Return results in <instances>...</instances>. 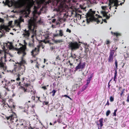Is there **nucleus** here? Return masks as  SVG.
<instances>
[{
  "label": "nucleus",
  "instance_id": "1",
  "mask_svg": "<svg viewBox=\"0 0 129 129\" xmlns=\"http://www.w3.org/2000/svg\"><path fill=\"white\" fill-rule=\"evenodd\" d=\"M2 114L3 115V116H1V117H2V119H6V120L10 121L11 122L13 123L16 122L17 120V119L16 117L15 113L12 112H8V114L7 115L2 113Z\"/></svg>",
  "mask_w": 129,
  "mask_h": 129
},
{
  "label": "nucleus",
  "instance_id": "2",
  "mask_svg": "<svg viewBox=\"0 0 129 129\" xmlns=\"http://www.w3.org/2000/svg\"><path fill=\"white\" fill-rule=\"evenodd\" d=\"M6 99L2 97V95L1 94V102L2 101V103H1V107L2 108V110L6 109L8 107L14 109L15 107V105L13 104L14 103L11 101L10 102L9 104V105L6 103L5 101Z\"/></svg>",
  "mask_w": 129,
  "mask_h": 129
},
{
  "label": "nucleus",
  "instance_id": "3",
  "mask_svg": "<svg viewBox=\"0 0 129 129\" xmlns=\"http://www.w3.org/2000/svg\"><path fill=\"white\" fill-rule=\"evenodd\" d=\"M3 45L2 44L1 47L4 52V57L5 60L6 58V54H8L7 52L8 51V49H12L14 47L12 43L10 42H8V43H3Z\"/></svg>",
  "mask_w": 129,
  "mask_h": 129
},
{
  "label": "nucleus",
  "instance_id": "4",
  "mask_svg": "<svg viewBox=\"0 0 129 129\" xmlns=\"http://www.w3.org/2000/svg\"><path fill=\"white\" fill-rule=\"evenodd\" d=\"M28 28L33 34L31 37L33 38L34 35H36V29L37 28V26L35 24L33 20H30L29 21L28 24Z\"/></svg>",
  "mask_w": 129,
  "mask_h": 129
},
{
  "label": "nucleus",
  "instance_id": "5",
  "mask_svg": "<svg viewBox=\"0 0 129 129\" xmlns=\"http://www.w3.org/2000/svg\"><path fill=\"white\" fill-rule=\"evenodd\" d=\"M19 7H25L27 9H29L31 6V4L30 0H19Z\"/></svg>",
  "mask_w": 129,
  "mask_h": 129
},
{
  "label": "nucleus",
  "instance_id": "6",
  "mask_svg": "<svg viewBox=\"0 0 129 129\" xmlns=\"http://www.w3.org/2000/svg\"><path fill=\"white\" fill-rule=\"evenodd\" d=\"M68 44L69 48L73 51L79 48L80 45L76 42H69Z\"/></svg>",
  "mask_w": 129,
  "mask_h": 129
},
{
  "label": "nucleus",
  "instance_id": "7",
  "mask_svg": "<svg viewBox=\"0 0 129 129\" xmlns=\"http://www.w3.org/2000/svg\"><path fill=\"white\" fill-rule=\"evenodd\" d=\"M24 43L25 44L22 45V47H21L20 48L17 49L16 50L17 51V53L19 54L23 53L22 56L23 57L26 55V53L25 51L26 49V43L25 42V41H24Z\"/></svg>",
  "mask_w": 129,
  "mask_h": 129
},
{
  "label": "nucleus",
  "instance_id": "8",
  "mask_svg": "<svg viewBox=\"0 0 129 129\" xmlns=\"http://www.w3.org/2000/svg\"><path fill=\"white\" fill-rule=\"evenodd\" d=\"M39 43L40 44L37 46V47L35 48L31 52V55L33 57H35L36 55L38 54L40 52V48L42 46V44L40 42Z\"/></svg>",
  "mask_w": 129,
  "mask_h": 129
},
{
  "label": "nucleus",
  "instance_id": "9",
  "mask_svg": "<svg viewBox=\"0 0 129 129\" xmlns=\"http://www.w3.org/2000/svg\"><path fill=\"white\" fill-rule=\"evenodd\" d=\"M95 14V11L92 10V9H90L89 11L86 14V21L87 23L91 21V17L94 16Z\"/></svg>",
  "mask_w": 129,
  "mask_h": 129
},
{
  "label": "nucleus",
  "instance_id": "10",
  "mask_svg": "<svg viewBox=\"0 0 129 129\" xmlns=\"http://www.w3.org/2000/svg\"><path fill=\"white\" fill-rule=\"evenodd\" d=\"M117 47L116 45L114 48H113L114 50H110L109 53V57L108 59V62H112L113 61L114 58V55L115 51L117 49Z\"/></svg>",
  "mask_w": 129,
  "mask_h": 129
},
{
  "label": "nucleus",
  "instance_id": "11",
  "mask_svg": "<svg viewBox=\"0 0 129 129\" xmlns=\"http://www.w3.org/2000/svg\"><path fill=\"white\" fill-rule=\"evenodd\" d=\"M76 60L77 62L79 61V62L75 67V71H77L80 69H83L85 67V62L82 63L81 59L79 58L78 59H76Z\"/></svg>",
  "mask_w": 129,
  "mask_h": 129
},
{
  "label": "nucleus",
  "instance_id": "12",
  "mask_svg": "<svg viewBox=\"0 0 129 129\" xmlns=\"http://www.w3.org/2000/svg\"><path fill=\"white\" fill-rule=\"evenodd\" d=\"M27 125V122L25 120H24L20 124H17L16 125L17 128L22 129L23 128L26 127Z\"/></svg>",
  "mask_w": 129,
  "mask_h": 129
},
{
  "label": "nucleus",
  "instance_id": "13",
  "mask_svg": "<svg viewBox=\"0 0 129 129\" xmlns=\"http://www.w3.org/2000/svg\"><path fill=\"white\" fill-rule=\"evenodd\" d=\"M57 3L60 2V6L61 8H63L65 6V2L66 0H56ZM71 0H68V2H70Z\"/></svg>",
  "mask_w": 129,
  "mask_h": 129
},
{
  "label": "nucleus",
  "instance_id": "14",
  "mask_svg": "<svg viewBox=\"0 0 129 129\" xmlns=\"http://www.w3.org/2000/svg\"><path fill=\"white\" fill-rule=\"evenodd\" d=\"M1 70L6 71L7 70L6 63H3L2 59H1Z\"/></svg>",
  "mask_w": 129,
  "mask_h": 129
},
{
  "label": "nucleus",
  "instance_id": "15",
  "mask_svg": "<svg viewBox=\"0 0 129 129\" xmlns=\"http://www.w3.org/2000/svg\"><path fill=\"white\" fill-rule=\"evenodd\" d=\"M103 118H102L98 121H96L95 123L98 126L100 125V126L102 127L103 125Z\"/></svg>",
  "mask_w": 129,
  "mask_h": 129
},
{
  "label": "nucleus",
  "instance_id": "16",
  "mask_svg": "<svg viewBox=\"0 0 129 129\" xmlns=\"http://www.w3.org/2000/svg\"><path fill=\"white\" fill-rule=\"evenodd\" d=\"M111 33L114 36H116V38L114 39V41L116 42L118 41L119 40V39L118 38V36H121V34L119 33H117V32L113 33L112 31H111Z\"/></svg>",
  "mask_w": 129,
  "mask_h": 129
},
{
  "label": "nucleus",
  "instance_id": "17",
  "mask_svg": "<svg viewBox=\"0 0 129 129\" xmlns=\"http://www.w3.org/2000/svg\"><path fill=\"white\" fill-rule=\"evenodd\" d=\"M57 31L59 32L58 34H56L54 35V37H56L58 36H60L62 37L63 35V31L62 30L60 29V30H56L55 32L56 33L57 32Z\"/></svg>",
  "mask_w": 129,
  "mask_h": 129
},
{
  "label": "nucleus",
  "instance_id": "18",
  "mask_svg": "<svg viewBox=\"0 0 129 129\" xmlns=\"http://www.w3.org/2000/svg\"><path fill=\"white\" fill-rule=\"evenodd\" d=\"M30 30H26V29H25L24 30V33H23V35L24 36L25 38H28L29 37L30 35Z\"/></svg>",
  "mask_w": 129,
  "mask_h": 129
},
{
  "label": "nucleus",
  "instance_id": "19",
  "mask_svg": "<svg viewBox=\"0 0 129 129\" xmlns=\"http://www.w3.org/2000/svg\"><path fill=\"white\" fill-rule=\"evenodd\" d=\"M34 40L33 38V39L30 41L28 43V46L30 47H34Z\"/></svg>",
  "mask_w": 129,
  "mask_h": 129
},
{
  "label": "nucleus",
  "instance_id": "20",
  "mask_svg": "<svg viewBox=\"0 0 129 129\" xmlns=\"http://www.w3.org/2000/svg\"><path fill=\"white\" fill-rule=\"evenodd\" d=\"M24 106V110L23 111L25 112H27V114H28V111L29 106L27 104H25Z\"/></svg>",
  "mask_w": 129,
  "mask_h": 129
},
{
  "label": "nucleus",
  "instance_id": "21",
  "mask_svg": "<svg viewBox=\"0 0 129 129\" xmlns=\"http://www.w3.org/2000/svg\"><path fill=\"white\" fill-rule=\"evenodd\" d=\"M89 45H86L85 46V52L86 53V54H87V53L88 51H89Z\"/></svg>",
  "mask_w": 129,
  "mask_h": 129
},
{
  "label": "nucleus",
  "instance_id": "22",
  "mask_svg": "<svg viewBox=\"0 0 129 129\" xmlns=\"http://www.w3.org/2000/svg\"><path fill=\"white\" fill-rule=\"evenodd\" d=\"M92 74H91L90 76L88 77V78L87 80V85L88 84H89L90 83L91 80V79L92 78Z\"/></svg>",
  "mask_w": 129,
  "mask_h": 129
},
{
  "label": "nucleus",
  "instance_id": "23",
  "mask_svg": "<svg viewBox=\"0 0 129 129\" xmlns=\"http://www.w3.org/2000/svg\"><path fill=\"white\" fill-rule=\"evenodd\" d=\"M6 83V80H5V79H4L2 81V84H3V85L2 86V87H5L6 86H7V84Z\"/></svg>",
  "mask_w": 129,
  "mask_h": 129
},
{
  "label": "nucleus",
  "instance_id": "24",
  "mask_svg": "<svg viewBox=\"0 0 129 129\" xmlns=\"http://www.w3.org/2000/svg\"><path fill=\"white\" fill-rule=\"evenodd\" d=\"M117 70L115 69V70L114 75V81H115V82H116V80L115 79H117Z\"/></svg>",
  "mask_w": 129,
  "mask_h": 129
},
{
  "label": "nucleus",
  "instance_id": "25",
  "mask_svg": "<svg viewBox=\"0 0 129 129\" xmlns=\"http://www.w3.org/2000/svg\"><path fill=\"white\" fill-rule=\"evenodd\" d=\"M15 23L17 24V26L20 27V24L21 22L18 20H16L15 21Z\"/></svg>",
  "mask_w": 129,
  "mask_h": 129
},
{
  "label": "nucleus",
  "instance_id": "26",
  "mask_svg": "<svg viewBox=\"0 0 129 129\" xmlns=\"http://www.w3.org/2000/svg\"><path fill=\"white\" fill-rule=\"evenodd\" d=\"M56 90H54V89H53L52 91H51L50 92V94L52 93V96H54L55 95V93H56Z\"/></svg>",
  "mask_w": 129,
  "mask_h": 129
},
{
  "label": "nucleus",
  "instance_id": "27",
  "mask_svg": "<svg viewBox=\"0 0 129 129\" xmlns=\"http://www.w3.org/2000/svg\"><path fill=\"white\" fill-rule=\"evenodd\" d=\"M119 2L118 0H115V1L114 3V6L116 7H118L119 5L118 4V3Z\"/></svg>",
  "mask_w": 129,
  "mask_h": 129
},
{
  "label": "nucleus",
  "instance_id": "28",
  "mask_svg": "<svg viewBox=\"0 0 129 129\" xmlns=\"http://www.w3.org/2000/svg\"><path fill=\"white\" fill-rule=\"evenodd\" d=\"M25 63V61L23 59V57H21V61H20V64H22Z\"/></svg>",
  "mask_w": 129,
  "mask_h": 129
},
{
  "label": "nucleus",
  "instance_id": "29",
  "mask_svg": "<svg viewBox=\"0 0 129 129\" xmlns=\"http://www.w3.org/2000/svg\"><path fill=\"white\" fill-rule=\"evenodd\" d=\"M62 42V40H55L54 41V42L55 43H60Z\"/></svg>",
  "mask_w": 129,
  "mask_h": 129
},
{
  "label": "nucleus",
  "instance_id": "30",
  "mask_svg": "<svg viewBox=\"0 0 129 129\" xmlns=\"http://www.w3.org/2000/svg\"><path fill=\"white\" fill-rule=\"evenodd\" d=\"M55 60L58 61H59L61 60V58L59 55H58L56 57Z\"/></svg>",
  "mask_w": 129,
  "mask_h": 129
},
{
  "label": "nucleus",
  "instance_id": "31",
  "mask_svg": "<svg viewBox=\"0 0 129 129\" xmlns=\"http://www.w3.org/2000/svg\"><path fill=\"white\" fill-rule=\"evenodd\" d=\"M114 64L116 67V69L117 70V69H118V62L117 61V60L116 59L115 60V61Z\"/></svg>",
  "mask_w": 129,
  "mask_h": 129
},
{
  "label": "nucleus",
  "instance_id": "32",
  "mask_svg": "<svg viewBox=\"0 0 129 129\" xmlns=\"http://www.w3.org/2000/svg\"><path fill=\"white\" fill-rule=\"evenodd\" d=\"M18 20L21 23L22 22H24V20L21 16H20L19 19Z\"/></svg>",
  "mask_w": 129,
  "mask_h": 129
},
{
  "label": "nucleus",
  "instance_id": "33",
  "mask_svg": "<svg viewBox=\"0 0 129 129\" xmlns=\"http://www.w3.org/2000/svg\"><path fill=\"white\" fill-rule=\"evenodd\" d=\"M111 113V112L109 110H107L106 113V115L107 116H108Z\"/></svg>",
  "mask_w": 129,
  "mask_h": 129
},
{
  "label": "nucleus",
  "instance_id": "34",
  "mask_svg": "<svg viewBox=\"0 0 129 129\" xmlns=\"http://www.w3.org/2000/svg\"><path fill=\"white\" fill-rule=\"evenodd\" d=\"M115 1V0H109L110 4L112 5L114 3Z\"/></svg>",
  "mask_w": 129,
  "mask_h": 129
},
{
  "label": "nucleus",
  "instance_id": "35",
  "mask_svg": "<svg viewBox=\"0 0 129 129\" xmlns=\"http://www.w3.org/2000/svg\"><path fill=\"white\" fill-rule=\"evenodd\" d=\"M102 13L104 17H106L107 15V13L105 11H103Z\"/></svg>",
  "mask_w": 129,
  "mask_h": 129
},
{
  "label": "nucleus",
  "instance_id": "36",
  "mask_svg": "<svg viewBox=\"0 0 129 129\" xmlns=\"http://www.w3.org/2000/svg\"><path fill=\"white\" fill-rule=\"evenodd\" d=\"M110 101L111 102H113L114 101V97H112V96H110Z\"/></svg>",
  "mask_w": 129,
  "mask_h": 129
},
{
  "label": "nucleus",
  "instance_id": "37",
  "mask_svg": "<svg viewBox=\"0 0 129 129\" xmlns=\"http://www.w3.org/2000/svg\"><path fill=\"white\" fill-rule=\"evenodd\" d=\"M71 57H72V58H76V55L75 54H73L71 55Z\"/></svg>",
  "mask_w": 129,
  "mask_h": 129
},
{
  "label": "nucleus",
  "instance_id": "38",
  "mask_svg": "<svg viewBox=\"0 0 129 129\" xmlns=\"http://www.w3.org/2000/svg\"><path fill=\"white\" fill-rule=\"evenodd\" d=\"M20 76V75L18 74L17 75V76L18 77L16 79V80L17 81H18L20 80V78H19Z\"/></svg>",
  "mask_w": 129,
  "mask_h": 129
},
{
  "label": "nucleus",
  "instance_id": "39",
  "mask_svg": "<svg viewBox=\"0 0 129 129\" xmlns=\"http://www.w3.org/2000/svg\"><path fill=\"white\" fill-rule=\"evenodd\" d=\"M42 42H43L44 43H45V44L46 43H49V41L48 40L46 41L45 40H44L43 41H42Z\"/></svg>",
  "mask_w": 129,
  "mask_h": 129
},
{
  "label": "nucleus",
  "instance_id": "40",
  "mask_svg": "<svg viewBox=\"0 0 129 129\" xmlns=\"http://www.w3.org/2000/svg\"><path fill=\"white\" fill-rule=\"evenodd\" d=\"M40 65L38 64V62H37V63L36 65V67L37 68H38V69H39V66Z\"/></svg>",
  "mask_w": 129,
  "mask_h": 129
},
{
  "label": "nucleus",
  "instance_id": "41",
  "mask_svg": "<svg viewBox=\"0 0 129 129\" xmlns=\"http://www.w3.org/2000/svg\"><path fill=\"white\" fill-rule=\"evenodd\" d=\"M49 103V102H47V101H45L43 103V105H47Z\"/></svg>",
  "mask_w": 129,
  "mask_h": 129
},
{
  "label": "nucleus",
  "instance_id": "42",
  "mask_svg": "<svg viewBox=\"0 0 129 129\" xmlns=\"http://www.w3.org/2000/svg\"><path fill=\"white\" fill-rule=\"evenodd\" d=\"M60 104L59 103H57L56 104L55 107H56L57 108H58L60 107Z\"/></svg>",
  "mask_w": 129,
  "mask_h": 129
},
{
  "label": "nucleus",
  "instance_id": "43",
  "mask_svg": "<svg viewBox=\"0 0 129 129\" xmlns=\"http://www.w3.org/2000/svg\"><path fill=\"white\" fill-rule=\"evenodd\" d=\"M22 89L24 90V92H25L27 90V89L25 88H24L23 87H21Z\"/></svg>",
  "mask_w": 129,
  "mask_h": 129
},
{
  "label": "nucleus",
  "instance_id": "44",
  "mask_svg": "<svg viewBox=\"0 0 129 129\" xmlns=\"http://www.w3.org/2000/svg\"><path fill=\"white\" fill-rule=\"evenodd\" d=\"M86 88V87L85 86H84L82 88V90H81L82 91H83L85 90V89Z\"/></svg>",
  "mask_w": 129,
  "mask_h": 129
},
{
  "label": "nucleus",
  "instance_id": "45",
  "mask_svg": "<svg viewBox=\"0 0 129 129\" xmlns=\"http://www.w3.org/2000/svg\"><path fill=\"white\" fill-rule=\"evenodd\" d=\"M80 7L82 9H83L84 10L86 9V7H84V6H82V5H80Z\"/></svg>",
  "mask_w": 129,
  "mask_h": 129
},
{
  "label": "nucleus",
  "instance_id": "46",
  "mask_svg": "<svg viewBox=\"0 0 129 129\" xmlns=\"http://www.w3.org/2000/svg\"><path fill=\"white\" fill-rule=\"evenodd\" d=\"M110 42L109 41V40H107L106 41V44H107V45L110 44Z\"/></svg>",
  "mask_w": 129,
  "mask_h": 129
},
{
  "label": "nucleus",
  "instance_id": "47",
  "mask_svg": "<svg viewBox=\"0 0 129 129\" xmlns=\"http://www.w3.org/2000/svg\"><path fill=\"white\" fill-rule=\"evenodd\" d=\"M96 21L97 22V23L98 24L100 22V21L98 18H96L95 19Z\"/></svg>",
  "mask_w": 129,
  "mask_h": 129
},
{
  "label": "nucleus",
  "instance_id": "48",
  "mask_svg": "<svg viewBox=\"0 0 129 129\" xmlns=\"http://www.w3.org/2000/svg\"><path fill=\"white\" fill-rule=\"evenodd\" d=\"M66 31V32H68L69 33H71V30L69 29L68 28H67V29Z\"/></svg>",
  "mask_w": 129,
  "mask_h": 129
},
{
  "label": "nucleus",
  "instance_id": "49",
  "mask_svg": "<svg viewBox=\"0 0 129 129\" xmlns=\"http://www.w3.org/2000/svg\"><path fill=\"white\" fill-rule=\"evenodd\" d=\"M57 121L59 123H60L61 122L62 120L60 118H59L58 119Z\"/></svg>",
  "mask_w": 129,
  "mask_h": 129
},
{
  "label": "nucleus",
  "instance_id": "50",
  "mask_svg": "<svg viewBox=\"0 0 129 129\" xmlns=\"http://www.w3.org/2000/svg\"><path fill=\"white\" fill-rule=\"evenodd\" d=\"M30 127L31 129H39V128H36L35 127H32L31 126H30Z\"/></svg>",
  "mask_w": 129,
  "mask_h": 129
},
{
  "label": "nucleus",
  "instance_id": "51",
  "mask_svg": "<svg viewBox=\"0 0 129 129\" xmlns=\"http://www.w3.org/2000/svg\"><path fill=\"white\" fill-rule=\"evenodd\" d=\"M42 88L45 90H46L47 89L46 87L45 86H42Z\"/></svg>",
  "mask_w": 129,
  "mask_h": 129
},
{
  "label": "nucleus",
  "instance_id": "52",
  "mask_svg": "<svg viewBox=\"0 0 129 129\" xmlns=\"http://www.w3.org/2000/svg\"><path fill=\"white\" fill-rule=\"evenodd\" d=\"M24 85L26 87H28L29 85V84L28 83H24Z\"/></svg>",
  "mask_w": 129,
  "mask_h": 129
},
{
  "label": "nucleus",
  "instance_id": "53",
  "mask_svg": "<svg viewBox=\"0 0 129 129\" xmlns=\"http://www.w3.org/2000/svg\"><path fill=\"white\" fill-rule=\"evenodd\" d=\"M31 99L33 100H34L35 99V97L34 96H33L31 97Z\"/></svg>",
  "mask_w": 129,
  "mask_h": 129
},
{
  "label": "nucleus",
  "instance_id": "54",
  "mask_svg": "<svg viewBox=\"0 0 129 129\" xmlns=\"http://www.w3.org/2000/svg\"><path fill=\"white\" fill-rule=\"evenodd\" d=\"M106 19H108L110 17V16H109L108 15H107L106 16Z\"/></svg>",
  "mask_w": 129,
  "mask_h": 129
},
{
  "label": "nucleus",
  "instance_id": "55",
  "mask_svg": "<svg viewBox=\"0 0 129 129\" xmlns=\"http://www.w3.org/2000/svg\"><path fill=\"white\" fill-rule=\"evenodd\" d=\"M102 8L103 10H105L106 8V7H105V6H103L102 7Z\"/></svg>",
  "mask_w": 129,
  "mask_h": 129
},
{
  "label": "nucleus",
  "instance_id": "56",
  "mask_svg": "<svg viewBox=\"0 0 129 129\" xmlns=\"http://www.w3.org/2000/svg\"><path fill=\"white\" fill-rule=\"evenodd\" d=\"M113 116H116V112H114L113 113Z\"/></svg>",
  "mask_w": 129,
  "mask_h": 129
},
{
  "label": "nucleus",
  "instance_id": "57",
  "mask_svg": "<svg viewBox=\"0 0 129 129\" xmlns=\"http://www.w3.org/2000/svg\"><path fill=\"white\" fill-rule=\"evenodd\" d=\"M56 21V19H53L52 20V22L53 23L55 22Z\"/></svg>",
  "mask_w": 129,
  "mask_h": 129
},
{
  "label": "nucleus",
  "instance_id": "58",
  "mask_svg": "<svg viewBox=\"0 0 129 129\" xmlns=\"http://www.w3.org/2000/svg\"><path fill=\"white\" fill-rule=\"evenodd\" d=\"M124 93V91H122L120 93V95L121 96L122 94Z\"/></svg>",
  "mask_w": 129,
  "mask_h": 129
},
{
  "label": "nucleus",
  "instance_id": "59",
  "mask_svg": "<svg viewBox=\"0 0 129 129\" xmlns=\"http://www.w3.org/2000/svg\"><path fill=\"white\" fill-rule=\"evenodd\" d=\"M109 101L108 100L107 101V103L106 104V105H107L108 106L109 105Z\"/></svg>",
  "mask_w": 129,
  "mask_h": 129
},
{
  "label": "nucleus",
  "instance_id": "60",
  "mask_svg": "<svg viewBox=\"0 0 129 129\" xmlns=\"http://www.w3.org/2000/svg\"><path fill=\"white\" fill-rule=\"evenodd\" d=\"M81 92H82L81 91H78L77 93L78 94V95H79L81 93Z\"/></svg>",
  "mask_w": 129,
  "mask_h": 129
},
{
  "label": "nucleus",
  "instance_id": "61",
  "mask_svg": "<svg viewBox=\"0 0 129 129\" xmlns=\"http://www.w3.org/2000/svg\"><path fill=\"white\" fill-rule=\"evenodd\" d=\"M67 97L68 98H69V99H70V100H72V98H70L68 95V96H67Z\"/></svg>",
  "mask_w": 129,
  "mask_h": 129
},
{
  "label": "nucleus",
  "instance_id": "62",
  "mask_svg": "<svg viewBox=\"0 0 129 129\" xmlns=\"http://www.w3.org/2000/svg\"><path fill=\"white\" fill-rule=\"evenodd\" d=\"M108 87L109 88H110V83H108Z\"/></svg>",
  "mask_w": 129,
  "mask_h": 129
},
{
  "label": "nucleus",
  "instance_id": "63",
  "mask_svg": "<svg viewBox=\"0 0 129 129\" xmlns=\"http://www.w3.org/2000/svg\"><path fill=\"white\" fill-rule=\"evenodd\" d=\"M102 127L101 126H100V127L99 126H98V129H102Z\"/></svg>",
  "mask_w": 129,
  "mask_h": 129
},
{
  "label": "nucleus",
  "instance_id": "64",
  "mask_svg": "<svg viewBox=\"0 0 129 129\" xmlns=\"http://www.w3.org/2000/svg\"><path fill=\"white\" fill-rule=\"evenodd\" d=\"M62 96L63 97H67L68 96V95H63Z\"/></svg>",
  "mask_w": 129,
  "mask_h": 129
}]
</instances>
